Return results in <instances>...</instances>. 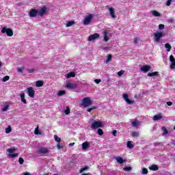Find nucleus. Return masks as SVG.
Instances as JSON below:
<instances>
[{
    "mask_svg": "<svg viewBox=\"0 0 175 175\" xmlns=\"http://www.w3.org/2000/svg\"><path fill=\"white\" fill-rule=\"evenodd\" d=\"M37 154L38 155H44L46 154H49L50 152V148L42 146V147H39L37 150H36Z\"/></svg>",
    "mask_w": 175,
    "mask_h": 175,
    "instance_id": "obj_1",
    "label": "nucleus"
},
{
    "mask_svg": "<svg viewBox=\"0 0 175 175\" xmlns=\"http://www.w3.org/2000/svg\"><path fill=\"white\" fill-rule=\"evenodd\" d=\"M94 18V15L92 14H90L85 16L83 24V25H88L91 21Z\"/></svg>",
    "mask_w": 175,
    "mask_h": 175,
    "instance_id": "obj_2",
    "label": "nucleus"
},
{
    "mask_svg": "<svg viewBox=\"0 0 175 175\" xmlns=\"http://www.w3.org/2000/svg\"><path fill=\"white\" fill-rule=\"evenodd\" d=\"M103 124L100 121L94 120L91 124L92 129H98V128H102Z\"/></svg>",
    "mask_w": 175,
    "mask_h": 175,
    "instance_id": "obj_3",
    "label": "nucleus"
},
{
    "mask_svg": "<svg viewBox=\"0 0 175 175\" xmlns=\"http://www.w3.org/2000/svg\"><path fill=\"white\" fill-rule=\"evenodd\" d=\"M92 104V101L88 97L84 98L82 100V106H84V107H88V106H91Z\"/></svg>",
    "mask_w": 175,
    "mask_h": 175,
    "instance_id": "obj_4",
    "label": "nucleus"
},
{
    "mask_svg": "<svg viewBox=\"0 0 175 175\" xmlns=\"http://www.w3.org/2000/svg\"><path fill=\"white\" fill-rule=\"evenodd\" d=\"M154 42L157 43H159L161 41V39H162V37L163 36V33L157 31L154 33Z\"/></svg>",
    "mask_w": 175,
    "mask_h": 175,
    "instance_id": "obj_5",
    "label": "nucleus"
},
{
    "mask_svg": "<svg viewBox=\"0 0 175 175\" xmlns=\"http://www.w3.org/2000/svg\"><path fill=\"white\" fill-rule=\"evenodd\" d=\"M1 33H6L8 36H13V30L10 28L3 27L1 29Z\"/></svg>",
    "mask_w": 175,
    "mask_h": 175,
    "instance_id": "obj_6",
    "label": "nucleus"
},
{
    "mask_svg": "<svg viewBox=\"0 0 175 175\" xmlns=\"http://www.w3.org/2000/svg\"><path fill=\"white\" fill-rule=\"evenodd\" d=\"M108 8L109 16H111V18H117V16H116V10L113 7H109V5L107 6Z\"/></svg>",
    "mask_w": 175,
    "mask_h": 175,
    "instance_id": "obj_7",
    "label": "nucleus"
},
{
    "mask_svg": "<svg viewBox=\"0 0 175 175\" xmlns=\"http://www.w3.org/2000/svg\"><path fill=\"white\" fill-rule=\"evenodd\" d=\"M27 90L28 96L30 98H33L35 96V90H33V88L29 87L27 88Z\"/></svg>",
    "mask_w": 175,
    "mask_h": 175,
    "instance_id": "obj_8",
    "label": "nucleus"
},
{
    "mask_svg": "<svg viewBox=\"0 0 175 175\" xmlns=\"http://www.w3.org/2000/svg\"><path fill=\"white\" fill-rule=\"evenodd\" d=\"M77 87V84L68 82L66 85V88L68 90H75Z\"/></svg>",
    "mask_w": 175,
    "mask_h": 175,
    "instance_id": "obj_9",
    "label": "nucleus"
},
{
    "mask_svg": "<svg viewBox=\"0 0 175 175\" xmlns=\"http://www.w3.org/2000/svg\"><path fill=\"white\" fill-rule=\"evenodd\" d=\"M123 99H124L128 105H133V103H135V100H130L128 98V94H123Z\"/></svg>",
    "mask_w": 175,
    "mask_h": 175,
    "instance_id": "obj_10",
    "label": "nucleus"
},
{
    "mask_svg": "<svg viewBox=\"0 0 175 175\" xmlns=\"http://www.w3.org/2000/svg\"><path fill=\"white\" fill-rule=\"evenodd\" d=\"M98 38H99V34L94 33V34L90 35L88 37V42H92V40H95V39H98Z\"/></svg>",
    "mask_w": 175,
    "mask_h": 175,
    "instance_id": "obj_11",
    "label": "nucleus"
},
{
    "mask_svg": "<svg viewBox=\"0 0 175 175\" xmlns=\"http://www.w3.org/2000/svg\"><path fill=\"white\" fill-rule=\"evenodd\" d=\"M38 15V10L31 9L29 12V17H36Z\"/></svg>",
    "mask_w": 175,
    "mask_h": 175,
    "instance_id": "obj_12",
    "label": "nucleus"
},
{
    "mask_svg": "<svg viewBox=\"0 0 175 175\" xmlns=\"http://www.w3.org/2000/svg\"><path fill=\"white\" fill-rule=\"evenodd\" d=\"M170 62H172V64L170 65L171 69H174L175 68V59L173 57V55H170Z\"/></svg>",
    "mask_w": 175,
    "mask_h": 175,
    "instance_id": "obj_13",
    "label": "nucleus"
},
{
    "mask_svg": "<svg viewBox=\"0 0 175 175\" xmlns=\"http://www.w3.org/2000/svg\"><path fill=\"white\" fill-rule=\"evenodd\" d=\"M150 69H151V66H150L148 65H146V66L141 67L142 72H144L145 73L148 72V70H150Z\"/></svg>",
    "mask_w": 175,
    "mask_h": 175,
    "instance_id": "obj_14",
    "label": "nucleus"
},
{
    "mask_svg": "<svg viewBox=\"0 0 175 175\" xmlns=\"http://www.w3.org/2000/svg\"><path fill=\"white\" fill-rule=\"evenodd\" d=\"M90 142L86 141L82 144V150H87L90 148Z\"/></svg>",
    "mask_w": 175,
    "mask_h": 175,
    "instance_id": "obj_15",
    "label": "nucleus"
},
{
    "mask_svg": "<svg viewBox=\"0 0 175 175\" xmlns=\"http://www.w3.org/2000/svg\"><path fill=\"white\" fill-rule=\"evenodd\" d=\"M46 7H42L40 10H38V16H43L46 13Z\"/></svg>",
    "mask_w": 175,
    "mask_h": 175,
    "instance_id": "obj_16",
    "label": "nucleus"
},
{
    "mask_svg": "<svg viewBox=\"0 0 175 175\" xmlns=\"http://www.w3.org/2000/svg\"><path fill=\"white\" fill-rule=\"evenodd\" d=\"M116 161H117L118 163H120V165H122V163H124L125 162V161H124V159H122V157H115Z\"/></svg>",
    "mask_w": 175,
    "mask_h": 175,
    "instance_id": "obj_17",
    "label": "nucleus"
},
{
    "mask_svg": "<svg viewBox=\"0 0 175 175\" xmlns=\"http://www.w3.org/2000/svg\"><path fill=\"white\" fill-rule=\"evenodd\" d=\"M162 120V113H158L153 117V121H158Z\"/></svg>",
    "mask_w": 175,
    "mask_h": 175,
    "instance_id": "obj_18",
    "label": "nucleus"
},
{
    "mask_svg": "<svg viewBox=\"0 0 175 175\" xmlns=\"http://www.w3.org/2000/svg\"><path fill=\"white\" fill-rule=\"evenodd\" d=\"M21 102L24 103L25 105H27V100L25 99V93H21L20 94Z\"/></svg>",
    "mask_w": 175,
    "mask_h": 175,
    "instance_id": "obj_19",
    "label": "nucleus"
},
{
    "mask_svg": "<svg viewBox=\"0 0 175 175\" xmlns=\"http://www.w3.org/2000/svg\"><path fill=\"white\" fill-rule=\"evenodd\" d=\"M65 77H66V79H70V77H75L76 74L73 72H71L66 75Z\"/></svg>",
    "mask_w": 175,
    "mask_h": 175,
    "instance_id": "obj_20",
    "label": "nucleus"
},
{
    "mask_svg": "<svg viewBox=\"0 0 175 175\" xmlns=\"http://www.w3.org/2000/svg\"><path fill=\"white\" fill-rule=\"evenodd\" d=\"M151 13L154 17H159V16H161V14L155 10H152Z\"/></svg>",
    "mask_w": 175,
    "mask_h": 175,
    "instance_id": "obj_21",
    "label": "nucleus"
},
{
    "mask_svg": "<svg viewBox=\"0 0 175 175\" xmlns=\"http://www.w3.org/2000/svg\"><path fill=\"white\" fill-rule=\"evenodd\" d=\"M75 21H70L66 23V27H72V25H75Z\"/></svg>",
    "mask_w": 175,
    "mask_h": 175,
    "instance_id": "obj_22",
    "label": "nucleus"
},
{
    "mask_svg": "<svg viewBox=\"0 0 175 175\" xmlns=\"http://www.w3.org/2000/svg\"><path fill=\"white\" fill-rule=\"evenodd\" d=\"M36 87H43V81H37L36 82Z\"/></svg>",
    "mask_w": 175,
    "mask_h": 175,
    "instance_id": "obj_23",
    "label": "nucleus"
},
{
    "mask_svg": "<svg viewBox=\"0 0 175 175\" xmlns=\"http://www.w3.org/2000/svg\"><path fill=\"white\" fill-rule=\"evenodd\" d=\"M131 124L133 126H134V128H137V126H139V122H137V120H135L133 122H131Z\"/></svg>",
    "mask_w": 175,
    "mask_h": 175,
    "instance_id": "obj_24",
    "label": "nucleus"
},
{
    "mask_svg": "<svg viewBox=\"0 0 175 175\" xmlns=\"http://www.w3.org/2000/svg\"><path fill=\"white\" fill-rule=\"evenodd\" d=\"M150 170H153L154 172L158 170V165H152L149 167Z\"/></svg>",
    "mask_w": 175,
    "mask_h": 175,
    "instance_id": "obj_25",
    "label": "nucleus"
},
{
    "mask_svg": "<svg viewBox=\"0 0 175 175\" xmlns=\"http://www.w3.org/2000/svg\"><path fill=\"white\" fill-rule=\"evenodd\" d=\"M8 157H9L10 158H16V157H18V153L8 154Z\"/></svg>",
    "mask_w": 175,
    "mask_h": 175,
    "instance_id": "obj_26",
    "label": "nucleus"
},
{
    "mask_svg": "<svg viewBox=\"0 0 175 175\" xmlns=\"http://www.w3.org/2000/svg\"><path fill=\"white\" fill-rule=\"evenodd\" d=\"M127 147L131 150L132 148H133V147H135V146L133 144H132L131 141H128L127 142Z\"/></svg>",
    "mask_w": 175,
    "mask_h": 175,
    "instance_id": "obj_27",
    "label": "nucleus"
},
{
    "mask_svg": "<svg viewBox=\"0 0 175 175\" xmlns=\"http://www.w3.org/2000/svg\"><path fill=\"white\" fill-rule=\"evenodd\" d=\"M165 49H166V50H167V52H169V51H170V50H172V46L170 45L169 43H166V44H165Z\"/></svg>",
    "mask_w": 175,
    "mask_h": 175,
    "instance_id": "obj_28",
    "label": "nucleus"
},
{
    "mask_svg": "<svg viewBox=\"0 0 175 175\" xmlns=\"http://www.w3.org/2000/svg\"><path fill=\"white\" fill-rule=\"evenodd\" d=\"M148 76H149V77H152L154 76H158V72H149L148 74Z\"/></svg>",
    "mask_w": 175,
    "mask_h": 175,
    "instance_id": "obj_29",
    "label": "nucleus"
},
{
    "mask_svg": "<svg viewBox=\"0 0 175 175\" xmlns=\"http://www.w3.org/2000/svg\"><path fill=\"white\" fill-rule=\"evenodd\" d=\"M105 42H109V37L107 36V32L104 31L103 33Z\"/></svg>",
    "mask_w": 175,
    "mask_h": 175,
    "instance_id": "obj_30",
    "label": "nucleus"
},
{
    "mask_svg": "<svg viewBox=\"0 0 175 175\" xmlns=\"http://www.w3.org/2000/svg\"><path fill=\"white\" fill-rule=\"evenodd\" d=\"M16 148H8L7 150V152H9V154H13L16 151Z\"/></svg>",
    "mask_w": 175,
    "mask_h": 175,
    "instance_id": "obj_31",
    "label": "nucleus"
},
{
    "mask_svg": "<svg viewBox=\"0 0 175 175\" xmlns=\"http://www.w3.org/2000/svg\"><path fill=\"white\" fill-rule=\"evenodd\" d=\"M66 94V92L65 90H59L57 93V95L59 96H62V95H65Z\"/></svg>",
    "mask_w": 175,
    "mask_h": 175,
    "instance_id": "obj_32",
    "label": "nucleus"
},
{
    "mask_svg": "<svg viewBox=\"0 0 175 175\" xmlns=\"http://www.w3.org/2000/svg\"><path fill=\"white\" fill-rule=\"evenodd\" d=\"M9 79H10V77L7 75L2 79V81H3V83H6V81H8Z\"/></svg>",
    "mask_w": 175,
    "mask_h": 175,
    "instance_id": "obj_33",
    "label": "nucleus"
},
{
    "mask_svg": "<svg viewBox=\"0 0 175 175\" xmlns=\"http://www.w3.org/2000/svg\"><path fill=\"white\" fill-rule=\"evenodd\" d=\"M54 139L55 142H57V143H59V142H61V138L59 137L57 135H54Z\"/></svg>",
    "mask_w": 175,
    "mask_h": 175,
    "instance_id": "obj_34",
    "label": "nucleus"
},
{
    "mask_svg": "<svg viewBox=\"0 0 175 175\" xmlns=\"http://www.w3.org/2000/svg\"><path fill=\"white\" fill-rule=\"evenodd\" d=\"M10 132H12V127L9 126L5 129V133H10Z\"/></svg>",
    "mask_w": 175,
    "mask_h": 175,
    "instance_id": "obj_35",
    "label": "nucleus"
},
{
    "mask_svg": "<svg viewBox=\"0 0 175 175\" xmlns=\"http://www.w3.org/2000/svg\"><path fill=\"white\" fill-rule=\"evenodd\" d=\"M163 133V136H165V135H167V129H166L165 127L162 128Z\"/></svg>",
    "mask_w": 175,
    "mask_h": 175,
    "instance_id": "obj_36",
    "label": "nucleus"
},
{
    "mask_svg": "<svg viewBox=\"0 0 175 175\" xmlns=\"http://www.w3.org/2000/svg\"><path fill=\"white\" fill-rule=\"evenodd\" d=\"M97 133L100 136H102V135H103V131L101 129H98L97 131Z\"/></svg>",
    "mask_w": 175,
    "mask_h": 175,
    "instance_id": "obj_37",
    "label": "nucleus"
},
{
    "mask_svg": "<svg viewBox=\"0 0 175 175\" xmlns=\"http://www.w3.org/2000/svg\"><path fill=\"white\" fill-rule=\"evenodd\" d=\"M9 109V105H5L4 107L2 108V111H8Z\"/></svg>",
    "mask_w": 175,
    "mask_h": 175,
    "instance_id": "obj_38",
    "label": "nucleus"
},
{
    "mask_svg": "<svg viewBox=\"0 0 175 175\" xmlns=\"http://www.w3.org/2000/svg\"><path fill=\"white\" fill-rule=\"evenodd\" d=\"M111 58H112L111 55H109L106 60V63L107 64V62H110L111 61Z\"/></svg>",
    "mask_w": 175,
    "mask_h": 175,
    "instance_id": "obj_39",
    "label": "nucleus"
},
{
    "mask_svg": "<svg viewBox=\"0 0 175 175\" xmlns=\"http://www.w3.org/2000/svg\"><path fill=\"white\" fill-rule=\"evenodd\" d=\"M124 73H125V71L122 70L118 72L117 75H118V76L121 77V76H122V75H123Z\"/></svg>",
    "mask_w": 175,
    "mask_h": 175,
    "instance_id": "obj_40",
    "label": "nucleus"
},
{
    "mask_svg": "<svg viewBox=\"0 0 175 175\" xmlns=\"http://www.w3.org/2000/svg\"><path fill=\"white\" fill-rule=\"evenodd\" d=\"M64 113H65V114H66V115H68V114H69V113H70V109H69V107H66V109L64 110Z\"/></svg>",
    "mask_w": 175,
    "mask_h": 175,
    "instance_id": "obj_41",
    "label": "nucleus"
},
{
    "mask_svg": "<svg viewBox=\"0 0 175 175\" xmlns=\"http://www.w3.org/2000/svg\"><path fill=\"white\" fill-rule=\"evenodd\" d=\"M148 173V170L147 168L142 169V174H147Z\"/></svg>",
    "mask_w": 175,
    "mask_h": 175,
    "instance_id": "obj_42",
    "label": "nucleus"
},
{
    "mask_svg": "<svg viewBox=\"0 0 175 175\" xmlns=\"http://www.w3.org/2000/svg\"><path fill=\"white\" fill-rule=\"evenodd\" d=\"M132 136H133V137H137V136H139V133L138 132H133Z\"/></svg>",
    "mask_w": 175,
    "mask_h": 175,
    "instance_id": "obj_43",
    "label": "nucleus"
},
{
    "mask_svg": "<svg viewBox=\"0 0 175 175\" xmlns=\"http://www.w3.org/2000/svg\"><path fill=\"white\" fill-rule=\"evenodd\" d=\"M85 170H88V167L85 166L80 170V173H83V172H85Z\"/></svg>",
    "mask_w": 175,
    "mask_h": 175,
    "instance_id": "obj_44",
    "label": "nucleus"
},
{
    "mask_svg": "<svg viewBox=\"0 0 175 175\" xmlns=\"http://www.w3.org/2000/svg\"><path fill=\"white\" fill-rule=\"evenodd\" d=\"M18 162L21 165H23V163H24V159H23V157H20L18 159Z\"/></svg>",
    "mask_w": 175,
    "mask_h": 175,
    "instance_id": "obj_45",
    "label": "nucleus"
},
{
    "mask_svg": "<svg viewBox=\"0 0 175 175\" xmlns=\"http://www.w3.org/2000/svg\"><path fill=\"white\" fill-rule=\"evenodd\" d=\"M126 172H131L132 170V167H124Z\"/></svg>",
    "mask_w": 175,
    "mask_h": 175,
    "instance_id": "obj_46",
    "label": "nucleus"
},
{
    "mask_svg": "<svg viewBox=\"0 0 175 175\" xmlns=\"http://www.w3.org/2000/svg\"><path fill=\"white\" fill-rule=\"evenodd\" d=\"M24 71V67H19L18 68V72H19V73H21V72Z\"/></svg>",
    "mask_w": 175,
    "mask_h": 175,
    "instance_id": "obj_47",
    "label": "nucleus"
},
{
    "mask_svg": "<svg viewBox=\"0 0 175 175\" xmlns=\"http://www.w3.org/2000/svg\"><path fill=\"white\" fill-rule=\"evenodd\" d=\"M27 72L28 73H33V72H35V69L34 68H31V69H27Z\"/></svg>",
    "mask_w": 175,
    "mask_h": 175,
    "instance_id": "obj_48",
    "label": "nucleus"
},
{
    "mask_svg": "<svg viewBox=\"0 0 175 175\" xmlns=\"http://www.w3.org/2000/svg\"><path fill=\"white\" fill-rule=\"evenodd\" d=\"M165 28V25L163 24H160L159 25V29H163Z\"/></svg>",
    "mask_w": 175,
    "mask_h": 175,
    "instance_id": "obj_49",
    "label": "nucleus"
},
{
    "mask_svg": "<svg viewBox=\"0 0 175 175\" xmlns=\"http://www.w3.org/2000/svg\"><path fill=\"white\" fill-rule=\"evenodd\" d=\"M34 133L35 135H40V132H39V130L38 129H35Z\"/></svg>",
    "mask_w": 175,
    "mask_h": 175,
    "instance_id": "obj_50",
    "label": "nucleus"
},
{
    "mask_svg": "<svg viewBox=\"0 0 175 175\" xmlns=\"http://www.w3.org/2000/svg\"><path fill=\"white\" fill-rule=\"evenodd\" d=\"M94 109H96V107H92V108H89V109H88V111L89 113H91V111H92V110H94Z\"/></svg>",
    "mask_w": 175,
    "mask_h": 175,
    "instance_id": "obj_51",
    "label": "nucleus"
},
{
    "mask_svg": "<svg viewBox=\"0 0 175 175\" xmlns=\"http://www.w3.org/2000/svg\"><path fill=\"white\" fill-rule=\"evenodd\" d=\"M172 4V0H167V6H170V5Z\"/></svg>",
    "mask_w": 175,
    "mask_h": 175,
    "instance_id": "obj_52",
    "label": "nucleus"
},
{
    "mask_svg": "<svg viewBox=\"0 0 175 175\" xmlns=\"http://www.w3.org/2000/svg\"><path fill=\"white\" fill-rule=\"evenodd\" d=\"M94 81H95V83L96 84H99L102 81V80H100V79H95Z\"/></svg>",
    "mask_w": 175,
    "mask_h": 175,
    "instance_id": "obj_53",
    "label": "nucleus"
},
{
    "mask_svg": "<svg viewBox=\"0 0 175 175\" xmlns=\"http://www.w3.org/2000/svg\"><path fill=\"white\" fill-rule=\"evenodd\" d=\"M112 135H113V136H117V131H116V130H114V131L112 132Z\"/></svg>",
    "mask_w": 175,
    "mask_h": 175,
    "instance_id": "obj_54",
    "label": "nucleus"
},
{
    "mask_svg": "<svg viewBox=\"0 0 175 175\" xmlns=\"http://www.w3.org/2000/svg\"><path fill=\"white\" fill-rule=\"evenodd\" d=\"M137 40H139L137 39V38H134V43H135V44H137Z\"/></svg>",
    "mask_w": 175,
    "mask_h": 175,
    "instance_id": "obj_55",
    "label": "nucleus"
},
{
    "mask_svg": "<svg viewBox=\"0 0 175 175\" xmlns=\"http://www.w3.org/2000/svg\"><path fill=\"white\" fill-rule=\"evenodd\" d=\"M167 106H172V105H173V103L168 101V102H167Z\"/></svg>",
    "mask_w": 175,
    "mask_h": 175,
    "instance_id": "obj_56",
    "label": "nucleus"
},
{
    "mask_svg": "<svg viewBox=\"0 0 175 175\" xmlns=\"http://www.w3.org/2000/svg\"><path fill=\"white\" fill-rule=\"evenodd\" d=\"M57 148L58 150H61V148H62V146H61V145L59 144H57Z\"/></svg>",
    "mask_w": 175,
    "mask_h": 175,
    "instance_id": "obj_57",
    "label": "nucleus"
},
{
    "mask_svg": "<svg viewBox=\"0 0 175 175\" xmlns=\"http://www.w3.org/2000/svg\"><path fill=\"white\" fill-rule=\"evenodd\" d=\"M72 146H75V142L69 144L70 147H72Z\"/></svg>",
    "mask_w": 175,
    "mask_h": 175,
    "instance_id": "obj_58",
    "label": "nucleus"
},
{
    "mask_svg": "<svg viewBox=\"0 0 175 175\" xmlns=\"http://www.w3.org/2000/svg\"><path fill=\"white\" fill-rule=\"evenodd\" d=\"M25 175H31V174L26 172V173H25Z\"/></svg>",
    "mask_w": 175,
    "mask_h": 175,
    "instance_id": "obj_59",
    "label": "nucleus"
},
{
    "mask_svg": "<svg viewBox=\"0 0 175 175\" xmlns=\"http://www.w3.org/2000/svg\"><path fill=\"white\" fill-rule=\"evenodd\" d=\"M93 120H94V119H90V122L93 121Z\"/></svg>",
    "mask_w": 175,
    "mask_h": 175,
    "instance_id": "obj_60",
    "label": "nucleus"
},
{
    "mask_svg": "<svg viewBox=\"0 0 175 175\" xmlns=\"http://www.w3.org/2000/svg\"><path fill=\"white\" fill-rule=\"evenodd\" d=\"M106 49H107V47L104 48V50H106Z\"/></svg>",
    "mask_w": 175,
    "mask_h": 175,
    "instance_id": "obj_61",
    "label": "nucleus"
}]
</instances>
